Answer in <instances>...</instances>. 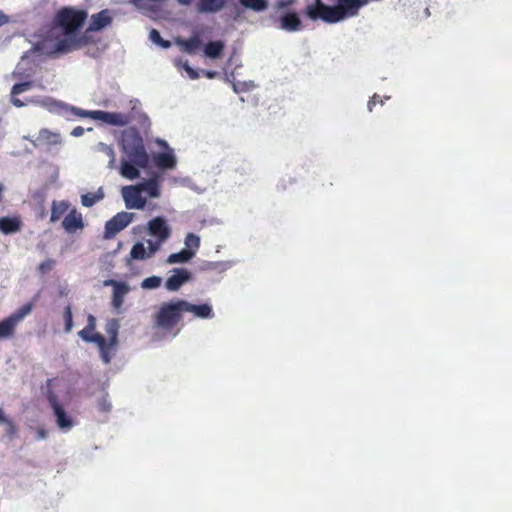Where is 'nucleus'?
I'll return each instance as SVG.
<instances>
[{"label":"nucleus","instance_id":"1","mask_svg":"<svg viewBox=\"0 0 512 512\" xmlns=\"http://www.w3.org/2000/svg\"><path fill=\"white\" fill-rule=\"evenodd\" d=\"M86 17L87 13L83 10L61 9L57 13L53 25L39 34L33 42L32 50L21 57L13 75L20 79H27L32 75V68H26L25 66L34 53L53 56L80 48L84 39L80 36L79 30Z\"/></svg>","mask_w":512,"mask_h":512},{"label":"nucleus","instance_id":"2","mask_svg":"<svg viewBox=\"0 0 512 512\" xmlns=\"http://www.w3.org/2000/svg\"><path fill=\"white\" fill-rule=\"evenodd\" d=\"M67 109L59 112L58 115L73 114L82 118H90L101 121L109 126L124 127L136 121L141 128L148 129L151 125L149 117L142 111V104L138 99H131L128 102V109L119 112H109L102 110H83L66 103Z\"/></svg>","mask_w":512,"mask_h":512},{"label":"nucleus","instance_id":"3","mask_svg":"<svg viewBox=\"0 0 512 512\" xmlns=\"http://www.w3.org/2000/svg\"><path fill=\"white\" fill-rule=\"evenodd\" d=\"M121 146L126 158L121 161L120 174L129 180L137 179L139 168H145L149 163L144 141L137 130L131 128L122 133Z\"/></svg>","mask_w":512,"mask_h":512},{"label":"nucleus","instance_id":"4","mask_svg":"<svg viewBox=\"0 0 512 512\" xmlns=\"http://www.w3.org/2000/svg\"><path fill=\"white\" fill-rule=\"evenodd\" d=\"M368 0H340L338 6H327L317 0V5L309 6L307 14L312 20L318 18L328 23H336L343 20L346 16H353L357 10L366 4Z\"/></svg>","mask_w":512,"mask_h":512},{"label":"nucleus","instance_id":"5","mask_svg":"<svg viewBox=\"0 0 512 512\" xmlns=\"http://www.w3.org/2000/svg\"><path fill=\"white\" fill-rule=\"evenodd\" d=\"M181 301L171 300L160 304L152 316L154 327L165 332L171 331L182 319Z\"/></svg>","mask_w":512,"mask_h":512},{"label":"nucleus","instance_id":"6","mask_svg":"<svg viewBox=\"0 0 512 512\" xmlns=\"http://www.w3.org/2000/svg\"><path fill=\"white\" fill-rule=\"evenodd\" d=\"M148 234L155 239H148L146 244L150 246L152 252H158L163 244L170 238L172 229L168 221L161 216L151 219L147 223Z\"/></svg>","mask_w":512,"mask_h":512},{"label":"nucleus","instance_id":"7","mask_svg":"<svg viewBox=\"0 0 512 512\" xmlns=\"http://www.w3.org/2000/svg\"><path fill=\"white\" fill-rule=\"evenodd\" d=\"M32 309V303H27L17 309L9 317L0 321V340L11 338L15 333L17 325L31 313Z\"/></svg>","mask_w":512,"mask_h":512},{"label":"nucleus","instance_id":"8","mask_svg":"<svg viewBox=\"0 0 512 512\" xmlns=\"http://www.w3.org/2000/svg\"><path fill=\"white\" fill-rule=\"evenodd\" d=\"M47 399L49 401L50 407L52 408L57 427L64 433L71 431L75 426L74 418L67 413L56 395L50 392L47 396Z\"/></svg>","mask_w":512,"mask_h":512},{"label":"nucleus","instance_id":"9","mask_svg":"<svg viewBox=\"0 0 512 512\" xmlns=\"http://www.w3.org/2000/svg\"><path fill=\"white\" fill-rule=\"evenodd\" d=\"M121 194L127 209L142 210L145 208L147 199L142 196L138 185L124 186L121 190Z\"/></svg>","mask_w":512,"mask_h":512},{"label":"nucleus","instance_id":"10","mask_svg":"<svg viewBox=\"0 0 512 512\" xmlns=\"http://www.w3.org/2000/svg\"><path fill=\"white\" fill-rule=\"evenodd\" d=\"M79 337L87 343H95L99 349L101 359L108 364L111 361L112 355L106 349V340L99 334L95 333L94 330H89L85 327L78 332Z\"/></svg>","mask_w":512,"mask_h":512},{"label":"nucleus","instance_id":"11","mask_svg":"<svg viewBox=\"0 0 512 512\" xmlns=\"http://www.w3.org/2000/svg\"><path fill=\"white\" fill-rule=\"evenodd\" d=\"M103 284L106 287L109 286L113 288L111 305L117 312H120L126 295L131 291V287L125 282L113 279H107Z\"/></svg>","mask_w":512,"mask_h":512},{"label":"nucleus","instance_id":"12","mask_svg":"<svg viewBox=\"0 0 512 512\" xmlns=\"http://www.w3.org/2000/svg\"><path fill=\"white\" fill-rule=\"evenodd\" d=\"M134 213L130 212H119L112 219H110L105 225V238H112L126 228L133 220Z\"/></svg>","mask_w":512,"mask_h":512},{"label":"nucleus","instance_id":"13","mask_svg":"<svg viewBox=\"0 0 512 512\" xmlns=\"http://www.w3.org/2000/svg\"><path fill=\"white\" fill-rule=\"evenodd\" d=\"M24 139L30 140L36 148L61 146L63 143L60 133L46 128L41 129L35 139H30L28 136H24Z\"/></svg>","mask_w":512,"mask_h":512},{"label":"nucleus","instance_id":"14","mask_svg":"<svg viewBox=\"0 0 512 512\" xmlns=\"http://www.w3.org/2000/svg\"><path fill=\"white\" fill-rule=\"evenodd\" d=\"M181 308L183 309V313H191L194 317L199 319H212L214 318L213 307L209 303L203 304H192L186 300H182Z\"/></svg>","mask_w":512,"mask_h":512},{"label":"nucleus","instance_id":"15","mask_svg":"<svg viewBox=\"0 0 512 512\" xmlns=\"http://www.w3.org/2000/svg\"><path fill=\"white\" fill-rule=\"evenodd\" d=\"M28 103L45 108L51 113L58 114L67 109L66 103L50 96H34L27 99Z\"/></svg>","mask_w":512,"mask_h":512},{"label":"nucleus","instance_id":"16","mask_svg":"<svg viewBox=\"0 0 512 512\" xmlns=\"http://www.w3.org/2000/svg\"><path fill=\"white\" fill-rule=\"evenodd\" d=\"M163 177L159 173H154L150 178L138 183V187L142 193L150 198H159L161 196V185Z\"/></svg>","mask_w":512,"mask_h":512},{"label":"nucleus","instance_id":"17","mask_svg":"<svg viewBox=\"0 0 512 512\" xmlns=\"http://www.w3.org/2000/svg\"><path fill=\"white\" fill-rule=\"evenodd\" d=\"M190 278L191 273L187 269L175 268L171 270V275L165 282V288L171 292L178 291Z\"/></svg>","mask_w":512,"mask_h":512},{"label":"nucleus","instance_id":"18","mask_svg":"<svg viewBox=\"0 0 512 512\" xmlns=\"http://www.w3.org/2000/svg\"><path fill=\"white\" fill-rule=\"evenodd\" d=\"M62 227L69 234L75 233L77 230L84 228L82 214L75 208L71 209L62 221Z\"/></svg>","mask_w":512,"mask_h":512},{"label":"nucleus","instance_id":"19","mask_svg":"<svg viewBox=\"0 0 512 512\" xmlns=\"http://www.w3.org/2000/svg\"><path fill=\"white\" fill-rule=\"evenodd\" d=\"M112 19V12L108 9L95 13L90 18L89 27L87 30L91 32L100 31L109 26L112 22Z\"/></svg>","mask_w":512,"mask_h":512},{"label":"nucleus","instance_id":"20","mask_svg":"<svg viewBox=\"0 0 512 512\" xmlns=\"http://www.w3.org/2000/svg\"><path fill=\"white\" fill-rule=\"evenodd\" d=\"M0 426L3 428L2 440L12 441L17 437L18 428L15 422L0 407Z\"/></svg>","mask_w":512,"mask_h":512},{"label":"nucleus","instance_id":"21","mask_svg":"<svg viewBox=\"0 0 512 512\" xmlns=\"http://www.w3.org/2000/svg\"><path fill=\"white\" fill-rule=\"evenodd\" d=\"M120 323L118 319H111L105 325V332L109 336V340L106 341V349L112 355L118 344V331Z\"/></svg>","mask_w":512,"mask_h":512},{"label":"nucleus","instance_id":"22","mask_svg":"<svg viewBox=\"0 0 512 512\" xmlns=\"http://www.w3.org/2000/svg\"><path fill=\"white\" fill-rule=\"evenodd\" d=\"M280 28L287 32L301 30L302 22L296 13H287L279 18Z\"/></svg>","mask_w":512,"mask_h":512},{"label":"nucleus","instance_id":"23","mask_svg":"<svg viewBox=\"0 0 512 512\" xmlns=\"http://www.w3.org/2000/svg\"><path fill=\"white\" fill-rule=\"evenodd\" d=\"M154 162L156 166L162 170L174 169L177 164L176 157L173 150L171 149H169L167 152L155 154Z\"/></svg>","mask_w":512,"mask_h":512},{"label":"nucleus","instance_id":"24","mask_svg":"<svg viewBox=\"0 0 512 512\" xmlns=\"http://www.w3.org/2000/svg\"><path fill=\"white\" fill-rule=\"evenodd\" d=\"M225 49V43L221 40H215L208 42L204 48V55L209 59H218L221 57Z\"/></svg>","mask_w":512,"mask_h":512},{"label":"nucleus","instance_id":"25","mask_svg":"<svg viewBox=\"0 0 512 512\" xmlns=\"http://www.w3.org/2000/svg\"><path fill=\"white\" fill-rule=\"evenodd\" d=\"M157 252H152L150 246L145 247L144 243H135L130 251V257L134 260H145L153 257Z\"/></svg>","mask_w":512,"mask_h":512},{"label":"nucleus","instance_id":"26","mask_svg":"<svg viewBox=\"0 0 512 512\" xmlns=\"http://www.w3.org/2000/svg\"><path fill=\"white\" fill-rule=\"evenodd\" d=\"M176 44L181 47V50L188 54H195L196 51L201 47L202 41L199 36H193L190 39L177 38Z\"/></svg>","mask_w":512,"mask_h":512},{"label":"nucleus","instance_id":"27","mask_svg":"<svg viewBox=\"0 0 512 512\" xmlns=\"http://www.w3.org/2000/svg\"><path fill=\"white\" fill-rule=\"evenodd\" d=\"M228 0H200L198 10L204 13L220 11Z\"/></svg>","mask_w":512,"mask_h":512},{"label":"nucleus","instance_id":"28","mask_svg":"<svg viewBox=\"0 0 512 512\" xmlns=\"http://www.w3.org/2000/svg\"><path fill=\"white\" fill-rule=\"evenodd\" d=\"M0 230L4 234H13L20 230V220L16 217H2L0 218Z\"/></svg>","mask_w":512,"mask_h":512},{"label":"nucleus","instance_id":"29","mask_svg":"<svg viewBox=\"0 0 512 512\" xmlns=\"http://www.w3.org/2000/svg\"><path fill=\"white\" fill-rule=\"evenodd\" d=\"M200 237L194 233H187L184 238V250L195 257L200 248Z\"/></svg>","mask_w":512,"mask_h":512},{"label":"nucleus","instance_id":"30","mask_svg":"<svg viewBox=\"0 0 512 512\" xmlns=\"http://www.w3.org/2000/svg\"><path fill=\"white\" fill-rule=\"evenodd\" d=\"M69 206V202L65 200L53 201L51 207L50 221L56 222L57 220H59L60 217L68 211Z\"/></svg>","mask_w":512,"mask_h":512},{"label":"nucleus","instance_id":"31","mask_svg":"<svg viewBox=\"0 0 512 512\" xmlns=\"http://www.w3.org/2000/svg\"><path fill=\"white\" fill-rule=\"evenodd\" d=\"M104 198L103 188H99L95 193H86L81 196V204L84 207L90 208L94 206L97 202L101 201Z\"/></svg>","mask_w":512,"mask_h":512},{"label":"nucleus","instance_id":"32","mask_svg":"<svg viewBox=\"0 0 512 512\" xmlns=\"http://www.w3.org/2000/svg\"><path fill=\"white\" fill-rule=\"evenodd\" d=\"M193 258L194 257L191 256V253H188L184 249H182L179 252L170 254L166 259V263L169 265L183 264L189 262Z\"/></svg>","mask_w":512,"mask_h":512},{"label":"nucleus","instance_id":"33","mask_svg":"<svg viewBox=\"0 0 512 512\" xmlns=\"http://www.w3.org/2000/svg\"><path fill=\"white\" fill-rule=\"evenodd\" d=\"M94 150L96 152H100L105 154L109 158L108 162V168L113 169L115 166V152L112 146L107 145L103 142H99L95 147Z\"/></svg>","mask_w":512,"mask_h":512},{"label":"nucleus","instance_id":"34","mask_svg":"<svg viewBox=\"0 0 512 512\" xmlns=\"http://www.w3.org/2000/svg\"><path fill=\"white\" fill-rule=\"evenodd\" d=\"M239 3L246 9L255 12H262L268 8L267 0H239Z\"/></svg>","mask_w":512,"mask_h":512},{"label":"nucleus","instance_id":"35","mask_svg":"<svg viewBox=\"0 0 512 512\" xmlns=\"http://www.w3.org/2000/svg\"><path fill=\"white\" fill-rule=\"evenodd\" d=\"M175 65L178 68H183L190 79L195 80L199 78V72L192 68L187 60L177 59L175 60Z\"/></svg>","mask_w":512,"mask_h":512},{"label":"nucleus","instance_id":"36","mask_svg":"<svg viewBox=\"0 0 512 512\" xmlns=\"http://www.w3.org/2000/svg\"><path fill=\"white\" fill-rule=\"evenodd\" d=\"M233 263L230 261H217V262H207L205 264L206 270L219 271L224 272L232 267Z\"/></svg>","mask_w":512,"mask_h":512},{"label":"nucleus","instance_id":"37","mask_svg":"<svg viewBox=\"0 0 512 512\" xmlns=\"http://www.w3.org/2000/svg\"><path fill=\"white\" fill-rule=\"evenodd\" d=\"M162 278L160 276H150L141 282V288L144 290H153L161 286Z\"/></svg>","mask_w":512,"mask_h":512},{"label":"nucleus","instance_id":"38","mask_svg":"<svg viewBox=\"0 0 512 512\" xmlns=\"http://www.w3.org/2000/svg\"><path fill=\"white\" fill-rule=\"evenodd\" d=\"M35 84L33 81H23L21 83H16L11 88V94H21L29 91Z\"/></svg>","mask_w":512,"mask_h":512},{"label":"nucleus","instance_id":"39","mask_svg":"<svg viewBox=\"0 0 512 512\" xmlns=\"http://www.w3.org/2000/svg\"><path fill=\"white\" fill-rule=\"evenodd\" d=\"M64 320H65V332L69 333L73 328V319H72V310L70 306H67L64 311Z\"/></svg>","mask_w":512,"mask_h":512},{"label":"nucleus","instance_id":"40","mask_svg":"<svg viewBox=\"0 0 512 512\" xmlns=\"http://www.w3.org/2000/svg\"><path fill=\"white\" fill-rule=\"evenodd\" d=\"M54 81V75H50L49 77L45 78L44 76H41L35 81L36 86L39 88L45 90L48 89V87L53 83Z\"/></svg>","mask_w":512,"mask_h":512},{"label":"nucleus","instance_id":"41","mask_svg":"<svg viewBox=\"0 0 512 512\" xmlns=\"http://www.w3.org/2000/svg\"><path fill=\"white\" fill-rule=\"evenodd\" d=\"M296 0H276L275 1V9L281 10L287 7L292 6Z\"/></svg>","mask_w":512,"mask_h":512},{"label":"nucleus","instance_id":"42","mask_svg":"<svg viewBox=\"0 0 512 512\" xmlns=\"http://www.w3.org/2000/svg\"><path fill=\"white\" fill-rule=\"evenodd\" d=\"M19 94H11L10 93V102L12 103L13 106L17 107V108H21V107H24L28 104V102H24L22 101L21 99H19L17 96Z\"/></svg>","mask_w":512,"mask_h":512},{"label":"nucleus","instance_id":"43","mask_svg":"<svg viewBox=\"0 0 512 512\" xmlns=\"http://www.w3.org/2000/svg\"><path fill=\"white\" fill-rule=\"evenodd\" d=\"M149 39L154 44L158 45V43L161 41L160 33L156 29H152L149 34Z\"/></svg>","mask_w":512,"mask_h":512},{"label":"nucleus","instance_id":"44","mask_svg":"<svg viewBox=\"0 0 512 512\" xmlns=\"http://www.w3.org/2000/svg\"><path fill=\"white\" fill-rule=\"evenodd\" d=\"M53 266V262L51 260H47V261H44L42 262L40 265H39V270L41 272H46L48 270H50Z\"/></svg>","mask_w":512,"mask_h":512},{"label":"nucleus","instance_id":"45","mask_svg":"<svg viewBox=\"0 0 512 512\" xmlns=\"http://www.w3.org/2000/svg\"><path fill=\"white\" fill-rule=\"evenodd\" d=\"M86 327H88L89 330H95V328H96V319H95L94 316H92V315L88 316Z\"/></svg>","mask_w":512,"mask_h":512},{"label":"nucleus","instance_id":"46","mask_svg":"<svg viewBox=\"0 0 512 512\" xmlns=\"http://www.w3.org/2000/svg\"><path fill=\"white\" fill-rule=\"evenodd\" d=\"M84 132H85V129L83 127L77 126L72 130L71 135L73 137H80L84 134Z\"/></svg>","mask_w":512,"mask_h":512},{"label":"nucleus","instance_id":"47","mask_svg":"<svg viewBox=\"0 0 512 512\" xmlns=\"http://www.w3.org/2000/svg\"><path fill=\"white\" fill-rule=\"evenodd\" d=\"M47 436H48V433L45 429L38 428V430H37V439L38 440H44L47 438Z\"/></svg>","mask_w":512,"mask_h":512},{"label":"nucleus","instance_id":"48","mask_svg":"<svg viewBox=\"0 0 512 512\" xmlns=\"http://www.w3.org/2000/svg\"><path fill=\"white\" fill-rule=\"evenodd\" d=\"M378 98H379V96L375 94V95H373V96L371 97V99L369 100V102H368V104H367V108H368V110H369L370 112L372 111L373 106H374V105H375V103L377 102Z\"/></svg>","mask_w":512,"mask_h":512},{"label":"nucleus","instance_id":"49","mask_svg":"<svg viewBox=\"0 0 512 512\" xmlns=\"http://www.w3.org/2000/svg\"><path fill=\"white\" fill-rule=\"evenodd\" d=\"M9 22V17L0 11V26Z\"/></svg>","mask_w":512,"mask_h":512},{"label":"nucleus","instance_id":"50","mask_svg":"<svg viewBox=\"0 0 512 512\" xmlns=\"http://www.w3.org/2000/svg\"><path fill=\"white\" fill-rule=\"evenodd\" d=\"M158 45L161 46L164 49H167V48H169L171 46V43L168 40L161 39V41L158 43Z\"/></svg>","mask_w":512,"mask_h":512},{"label":"nucleus","instance_id":"51","mask_svg":"<svg viewBox=\"0 0 512 512\" xmlns=\"http://www.w3.org/2000/svg\"><path fill=\"white\" fill-rule=\"evenodd\" d=\"M156 143H157L160 147H162V148H165V149H168V148H169V147H168V143H167L165 140H163V139H157Z\"/></svg>","mask_w":512,"mask_h":512},{"label":"nucleus","instance_id":"52","mask_svg":"<svg viewBox=\"0 0 512 512\" xmlns=\"http://www.w3.org/2000/svg\"><path fill=\"white\" fill-rule=\"evenodd\" d=\"M205 75L209 79H213V78H215L217 76V72H215V71H205Z\"/></svg>","mask_w":512,"mask_h":512},{"label":"nucleus","instance_id":"53","mask_svg":"<svg viewBox=\"0 0 512 512\" xmlns=\"http://www.w3.org/2000/svg\"><path fill=\"white\" fill-rule=\"evenodd\" d=\"M193 0H177L180 5H189Z\"/></svg>","mask_w":512,"mask_h":512},{"label":"nucleus","instance_id":"54","mask_svg":"<svg viewBox=\"0 0 512 512\" xmlns=\"http://www.w3.org/2000/svg\"><path fill=\"white\" fill-rule=\"evenodd\" d=\"M233 90L236 92V93H239L240 91H242L243 89L240 87V84H233Z\"/></svg>","mask_w":512,"mask_h":512}]
</instances>
